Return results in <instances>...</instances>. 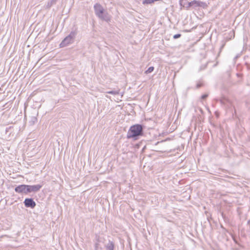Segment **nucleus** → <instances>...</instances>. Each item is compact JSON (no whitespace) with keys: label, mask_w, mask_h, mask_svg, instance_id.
Wrapping results in <instances>:
<instances>
[{"label":"nucleus","mask_w":250,"mask_h":250,"mask_svg":"<svg viewBox=\"0 0 250 250\" xmlns=\"http://www.w3.org/2000/svg\"><path fill=\"white\" fill-rule=\"evenodd\" d=\"M191 2H188L186 4H185L184 6H185L187 8H188L190 7H192V4H190Z\"/></svg>","instance_id":"11"},{"label":"nucleus","mask_w":250,"mask_h":250,"mask_svg":"<svg viewBox=\"0 0 250 250\" xmlns=\"http://www.w3.org/2000/svg\"><path fill=\"white\" fill-rule=\"evenodd\" d=\"M143 128L141 125H136L131 126L128 131L127 137L128 138H134L140 136L142 134Z\"/></svg>","instance_id":"2"},{"label":"nucleus","mask_w":250,"mask_h":250,"mask_svg":"<svg viewBox=\"0 0 250 250\" xmlns=\"http://www.w3.org/2000/svg\"><path fill=\"white\" fill-rule=\"evenodd\" d=\"M24 203L26 207L34 208L36 206L35 202L31 198L25 199Z\"/></svg>","instance_id":"7"},{"label":"nucleus","mask_w":250,"mask_h":250,"mask_svg":"<svg viewBox=\"0 0 250 250\" xmlns=\"http://www.w3.org/2000/svg\"><path fill=\"white\" fill-rule=\"evenodd\" d=\"M94 8L96 16L100 19L106 21H109L110 20V16L107 12L104 11L101 5L96 3L94 5Z\"/></svg>","instance_id":"1"},{"label":"nucleus","mask_w":250,"mask_h":250,"mask_svg":"<svg viewBox=\"0 0 250 250\" xmlns=\"http://www.w3.org/2000/svg\"><path fill=\"white\" fill-rule=\"evenodd\" d=\"M114 246L111 242H109L106 245L107 250H113Z\"/></svg>","instance_id":"8"},{"label":"nucleus","mask_w":250,"mask_h":250,"mask_svg":"<svg viewBox=\"0 0 250 250\" xmlns=\"http://www.w3.org/2000/svg\"><path fill=\"white\" fill-rule=\"evenodd\" d=\"M42 186L39 184L35 185H27L28 194L31 192H36L38 191Z\"/></svg>","instance_id":"5"},{"label":"nucleus","mask_w":250,"mask_h":250,"mask_svg":"<svg viewBox=\"0 0 250 250\" xmlns=\"http://www.w3.org/2000/svg\"><path fill=\"white\" fill-rule=\"evenodd\" d=\"M107 93L116 95V94H119V91H110L107 92Z\"/></svg>","instance_id":"10"},{"label":"nucleus","mask_w":250,"mask_h":250,"mask_svg":"<svg viewBox=\"0 0 250 250\" xmlns=\"http://www.w3.org/2000/svg\"><path fill=\"white\" fill-rule=\"evenodd\" d=\"M27 185H21L18 186L15 188V190L16 192L21 194H28V189H27Z\"/></svg>","instance_id":"4"},{"label":"nucleus","mask_w":250,"mask_h":250,"mask_svg":"<svg viewBox=\"0 0 250 250\" xmlns=\"http://www.w3.org/2000/svg\"><path fill=\"white\" fill-rule=\"evenodd\" d=\"M75 37V33L74 32H71L68 36L66 37L60 43V47H64L72 43Z\"/></svg>","instance_id":"3"},{"label":"nucleus","mask_w":250,"mask_h":250,"mask_svg":"<svg viewBox=\"0 0 250 250\" xmlns=\"http://www.w3.org/2000/svg\"><path fill=\"white\" fill-rule=\"evenodd\" d=\"M207 97V95L205 94L202 96V98L204 99L206 98Z\"/></svg>","instance_id":"13"},{"label":"nucleus","mask_w":250,"mask_h":250,"mask_svg":"<svg viewBox=\"0 0 250 250\" xmlns=\"http://www.w3.org/2000/svg\"><path fill=\"white\" fill-rule=\"evenodd\" d=\"M190 4H192V7L194 8L197 7H201L205 8L207 7V4L206 3L200 0H194L191 1Z\"/></svg>","instance_id":"6"},{"label":"nucleus","mask_w":250,"mask_h":250,"mask_svg":"<svg viewBox=\"0 0 250 250\" xmlns=\"http://www.w3.org/2000/svg\"><path fill=\"white\" fill-rule=\"evenodd\" d=\"M181 36L180 34H176L173 36L174 39H178Z\"/></svg>","instance_id":"12"},{"label":"nucleus","mask_w":250,"mask_h":250,"mask_svg":"<svg viewBox=\"0 0 250 250\" xmlns=\"http://www.w3.org/2000/svg\"><path fill=\"white\" fill-rule=\"evenodd\" d=\"M154 70V67L153 66L149 67L146 71H145V73L146 74H148L151 72H152Z\"/></svg>","instance_id":"9"}]
</instances>
